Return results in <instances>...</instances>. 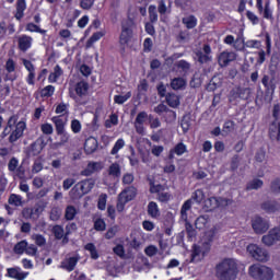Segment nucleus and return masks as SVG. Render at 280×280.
<instances>
[{
    "label": "nucleus",
    "instance_id": "obj_58",
    "mask_svg": "<svg viewBox=\"0 0 280 280\" xmlns=\"http://www.w3.org/2000/svg\"><path fill=\"white\" fill-rule=\"evenodd\" d=\"M18 167H19V160H16V158H12L8 164L9 172H16Z\"/></svg>",
    "mask_w": 280,
    "mask_h": 280
},
{
    "label": "nucleus",
    "instance_id": "obj_12",
    "mask_svg": "<svg viewBox=\"0 0 280 280\" xmlns=\"http://www.w3.org/2000/svg\"><path fill=\"white\" fill-rule=\"evenodd\" d=\"M45 145H46L45 139L38 138L35 142H33V143L30 145V149H28V156H38V154H39L40 152H43Z\"/></svg>",
    "mask_w": 280,
    "mask_h": 280
},
{
    "label": "nucleus",
    "instance_id": "obj_21",
    "mask_svg": "<svg viewBox=\"0 0 280 280\" xmlns=\"http://www.w3.org/2000/svg\"><path fill=\"white\" fill-rule=\"evenodd\" d=\"M51 121L55 124L57 135H63L67 120L62 119L60 116H55Z\"/></svg>",
    "mask_w": 280,
    "mask_h": 280
},
{
    "label": "nucleus",
    "instance_id": "obj_32",
    "mask_svg": "<svg viewBox=\"0 0 280 280\" xmlns=\"http://www.w3.org/2000/svg\"><path fill=\"white\" fill-rule=\"evenodd\" d=\"M224 43L226 44V45H233V43H234V47H235V49H242V47H244V40H240V39H236L235 40V37H233V35H228L225 38H224ZM240 43H241V46H237V45H240Z\"/></svg>",
    "mask_w": 280,
    "mask_h": 280
},
{
    "label": "nucleus",
    "instance_id": "obj_52",
    "mask_svg": "<svg viewBox=\"0 0 280 280\" xmlns=\"http://www.w3.org/2000/svg\"><path fill=\"white\" fill-rule=\"evenodd\" d=\"M108 198V195L106 194H101L98 197V202H97V207L101 211H104V209H106V200Z\"/></svg>",
    "mask_w": 280,
    "mask_h": 280
},
{
    "label": "nucleus",
    "instance_id": "obj_38",
    "mask_svg": "<svg viewBox=\"0 0 280 280\" xmlns=\"http://www.w3.org/2000/svg\"><path fill=\"white\" fill-rule=\"evenodd\" d=\"M180 127L183 129V132H189V128H191V117L189 115H185L182 118Z\"/></svg>",
    "mask_w": 280,
    "mask_h": 280
},
{
    "label": "nucleus",
    "instance_id": "obj_16",
    "mask_svg": "<svg viewBox=\"0 0 280 280\" xmlns=\"http://www.w3.org/2000/svg\"><path fill=\"white\" fill-rule=\"evenodd\" d=\"M119 196L130 202V200H135L137 198V188L135 186H129L125 188Z\"/></svg>",
    "mask_w": 280,
    "mask_h": 280
},
{
    "label": "nucleus",
    "instance_id": "obj_41",
    "mask_svg": "<svg viewBox=\"0 0 280 280\" xmlns=\"http://www.w3.org/2000/svg\"><path fill=\"white\" fill-rule=\"evenodd\" d=\"M149 20H150V23H156V21H159V14L156 13L155 5L149 7Z\"/></svg>",
    "mask_w": 280,
    "mask_h": 280
},
{
    "label": "nucleus",
    "instance_id": "obj_57",
    "mask_svg": "<svg viewBox=\"0 0 280 280\" xmlns=\"http://www.w3.org/2000/svg\"><path fill=\"white\" fill-rule=\"evenodd\" d=\"M26 30L28 32H37L38 34H45V30H42L38 25H36L34 23H28L26 25Z\"/></svg>",
    "mask_w": 280,
    "mask_h": 280
},
{
    "label": "nucleus",
    "instance_id": "obj_15",
    "mask_svg": "<svg viewBox=\"0 0 280 280\" xmlns=\"http://www.w3.org/2000/svg\"><path fill=\"white\" fill-rule=\"evenodd\" d=\"M269 137L272 141H279V139H280V122L278 120H275L269 126Z\"/></svg>",
    "mask_w": 280,
    "mask_h": 280
},
{
    "label": "nucleus",
    "instance_id": "obj_33",
    "mask_svg": "<svg viewBox=\"0 0 280 280\" xmlns=\"http://www.w3.org/2000/svg\"><path fill=\"white\" fill-rule=\"evenodd\" d=\"M208 222H209V215H200L199 218L196 219L195 226L199 231H202V229H205V226H207Z\"/></svg>",
    "mask_w": 280,
    "mask_h": 280
},
{
    "label": "nucleus",
    "instance_id": "obj_20",
    "mask_svg": "<svg viewBox=\"0 0 280 280\" xmlns=\"http://www.w3.org/2000/svg\"><path fill=\"white\" fill-rule=\"evenodd\" d=\"M175 67L180 75H187V73H189V71L191 70V63L185 60L177 61L175 63Z\"/></svg>",
    "mask_w": 280,
    "mask_h": 280
},
{
    "label": "nucleus",
    "instance_id": "obj_34",
    "mask_svg": "<svg viewBox=\"0 0 280 280\" xmlns=\"http://www.w3.org/2000/svg\"><path fill=\"white\" fill-rule=\"evenodd\" d=\"M233 130H235V122L233 120L225 121L222 129V137L229 136Z\"/></svg>",
    "mask_w": 280,
    "mask_h": 280
},
{
    "label": "nucleus",
    "instance_id": "obj_42",
    "mask_svg": "<svg viewBox=\"0 0 280 280\" xmlns=\"http://www.w3.org/2000/svg\"><path fill=\"white\" fill-rule=\"evenodd\" d=\"M102 36H104V34L102 32H96L94 33L89 40L86 42V47H93L94 43H97V40H100V38H102Z\"/></svg>",
    "mask_w": 280,
    "mask_h": 280
},
{
    "label": "nucleus",
    "instance_id": "obj_44",
    "mask_svg": "<svg viewBox=\"0 0 280 280\" xmlns=\"http://www.w3.org/2000/svg\"><path fill=\"white\" fill-rule=\"evenodd\" d=\"M124 145H126V141H124V139H118L115 143V145L113 147L110 154L113 156H115V154H117L119 152V150H121L124 148Z\"/></svg>",
    "mask_w": 280,
    "mask_h": 280
},
{
    "label": "nucleus",
    "instance_id": "obj_8",
    "mask_svg": "<svg viewBox=\"0 0 280 280\" xmlns=\"http://www.w3.org/2000/svg\"><path fill=\"white\" fill-rule=\"evenodd\" d=\"M261 242L265 246H275L277 242H280V226L271 229L267 235L261 237Z\"/></svg>",
    "mask_w": 280,
    "mask_h": 280
},
{
    "label": "nucleus",
    "instance_id": "obj_61",
    "mask_svg": "<svg viewBox=\"0 0 280 280\" xmlns=\"http://www.w3.org/2000/svg\"><path fill=\"white\" fill-rule=\"evenodd\" d=\"M95 3V0H81L80 5L82 10H91Z\"/></svg>",
    "mask_w": 280,
    "mask_h": 280
},
{
    "label": "nucleus",
    "instance_id": "obj_17",
    "mask_svg": "<svg viewBox=\"0 0 280 280\" xmlns=\"http://www.w3.org/2000/svg\"><path fill=\"white\" fill-rule=\"evenodd\" d=\"M186 86L187 80L184 78L178 77L171 80V89H173V91H184Z\"/></svg>",
    "mask_w": 280,
    "mask_h": 280
},
{
    "label": "nucleus",
    "instance_id": "obj_29",
    "mask_svg": "<svg viewBox=\"0 0 280 280\" xmlns=\"http://www.w3.org/2000/svg\"><path fill=\"white\" fill-rule=\"evenodd\" d=\"M205 207L208 211H213L220 207V201L215 197H210L205 201Z\"/></svg>",
    "mask_w": 280,
    "mask_h": 280
},
{
    "label": "nucleus",
    "instance_id": "obj_1",
    "mask_svg": "<svg viewBox=\"0 0 280 280\" xmlns=\"http://www.w3.org/2000/svg\"><path fill=\"white\" fill-rule=\"evenodd\" d=\"M19 116L13 115L8 119L7 126L4 127L2 133L0 135L1 139H5L9 135V143H16L19 139H22L23 132H25V121L21 120L19 122Z\"/></svg>",
    "mask_w": 280,
    "mask_h": 280
},
{
    "label": "nucleus",
    "instance_id": "obj_37",
    "mask_svg": "<svg viewBox=\"0 0 280 280\" xmlns=\"http://www.w3.org/2000/svg\"><path fill=\"white\" fill-rule=\"evenodd\" d=\"M21 215L24 220H36V217H34V208H30V207L23 208Z\"/></svg>",
    "mask_w": 280,
    "mask_h": 280
},
{
    "label": "nucleus",
    "instance_id": "obj_35",
    "mask_svg": "<svg viewBox=\"0 0 280 280\" xmlns=\"http://www.w3.org/2000/svg\"><path fill=\"white\" fill-rule=\"evenodd\" d=\"M264 187V180L259 179V178H255L253 180H250L248 184H247V187L246 189L248 191L253 190V189H261Z\"/></svg>",
    "mask_w": 280,
    "mask_h": 280
},
{
    "label": "nucleus",
    "instance_id": "obj_39",
    "mask_svg": "<svg viewBox=\"0 0 280 280\" xmlns=\"http://www.w3.org/2000/svg\"><path fill=\"white\" fill-rule=\"evenodd\" d=\"M270 191L271 194L279 195L280 194V177L275 178L270 183Z\"/></svg>",
    "mask_w": 280,
    "mask_h": 280
},
{
    "label": "nucleus",
    "instance_id": "obj_10",
    "mask_svg": "<svg viewBox=\"0 0 280 280\" xmlns=\"http://www.w3.org/2000/svg\"><path fill=\"white\" fill-rule=\"evenodd\" d=\"M78 261H80V256L75 255L72 257H66L61 264L60 268L67 270L68 272H73L75 270V266H78Z\"/></svg>",
    "mask_w": 280,
    "mask_h": 280
},
{
    "label": "nucleus",
    "instance_id": "obj_6",
    "mask_svg": "<svg viewBox=\"0 0 280 280\" xmlns=\"http://www.w3.org/2000/svg\"><path fill=\"white\" fill-rule=\"evenodd\" d=\"M252 229L257 235H264L270 229V222L262 217L256 215L252 219Z\"/></svg>",
    "mask_w": 280,
    "mask_h": 280
},
{
    "label": "nucleus",
    "instance_id": "obj_25",
    "mask_svg": "<svg viewBox=\"0 0 280 280\" xmlns=\"http://www.w3.org/2000/svg\"><path fill=\"white\" fill-rule=\"evenodd\" d=\"M75 93L79 97H84L89 93V83L81 81L75 85Z\"/></svg>",
    "mask_w": 280,
    "mask_h": 280
},
{
    "label": "nucleus",
    "instance_id": "obj_63",
    "mask_svg": "<svg viewBox=\"0 0 280 280\" xmlns=\"http://www.w3.org/2000/svg\"><path fill=\"white\" fill-rule=\"evenodd\" d=\"M113 252L115 253V255H117L118 257H125L126 256V249H124V245H117L113 248Z\"/></svg>",
    "mask_w": 280,
    "mask_h": 280
},
{
    "label": "nucleus",
    "instance_id": "obj_23",
    "mask_svg": "<svg viewBox=\"0 0 280 280\" xmlns=\"http://www.w3.org/2000/svg\"><path fill=\"white\" fill-rule=\"evenodd\" d=\"M122 31L120 34V45H128V40H130V37L132 36V30H130L128 26L121 25Z\"/></svg>",
    "mask_w": 280,
    "mask_h": 280
},
{
    "label": "nucleus",
    "instance_id": "obj_19",
    "mask_svg": "<svg viewBox=\"0 0 280 280\" xmlns=\"http://www.w3.org/2000/svg\"><path fill=\"white\" fill-rule=\"evenodd\" d=\"M8 275L12 279L24 280L30 272H23L21 271V268L16 267L8 269Z\"/></svg>",
    "mask_w": 280,
    "mask_h": 280
},
{
    "label": "nucleus",
    "instance_id": "obj_7",
    "mask_svg": "<svg viewBox=\"0 0 280 280\" xmlns=\"http://www.w3.org/2000/svg\"><path fill=\"white\" fill-rule=\"evenodd\" d=\"M252 93L250 88L236 86L231 90L229 101L235 102L237 100H248Z\"/></svg>",
    "mask_w": 280,
    "mask_h": 280
},
{
    "label": "nucleus",
    "instance_id": "obj_36",
    "mask_svg": "<svg viewBox=\"0 0 280 280\" xmlns=\"http://www.w3.org/2000/svg\"><path fill=\"white\" fill-rule=\"evenodd\" d=\"M26 248H27V241H21L15 244L13 248V253H15V255H23Z\"/></svg>",
    "mask_w": 280,
    "mask_h": 280
},
{
    "label": "nucleus",
    "instance_id": "obj_22",
    "mask_svg": "<svg viewBox=\"0 0 280 280\" xmlns=\"http://www.w3.org/2000/svg\"><path fill=\"white\" fill-rule=\"evenodd\" d=\"M19 47L21 51H26L32 47V37L23 35L19 38Z\"/></svg>",
    "mask_w": 280,
    "mask_h": 280
},
{
    "label": "nucleus",
    "instance_id": "obj_26",
    "mask_svg": "<svg viewBox=\"0 0 280 280\" xmlns=\"http://www.w3.org/2000/svg\"><path fill=\"white\" fill-rule=\"evenodd\" d=\"M26 8H27V4L25 3V0H18L16 13H15V19L18 21L22 20V18L24 16L23 12H25Z\"/></svg>",
    "mask_w": 280,
    "mask_h": 280
},
{
    "label": "nucleus",
    "instance_id": "obj_55",
    "mask_svg": "<svg viewBox=\"0 0 280 280\" xmlns=\"http://www.w3.org/2000/svg\"><path fill=\"white\" fill-rule=\"evenodd\" d=\"M217 233H218V228H212L208 232H206L205 237L207 242H213Z\"/></svg>",
    "mask_w": 280,
    "mask_h": 280
},
{
    "label": "nucleus",
    "instance_id": "obj_31",
    "mask_svg": "<svg viewBox=\"0 0 280 280\" xmlns=\"http://www.w3.org/2000/svg\"><path fill=\"white\" fill-rule=\"evenodd\" d=\"M9 205L13 207H23V197L21 195L12 194L8 199Z\"/></svg>",
    "mask_w": 280,
    "mask_h": 280
},
{
    "label": "nucleus",
    "instance_id": "obj_5",
    "mask_svg": "<svg viewBox=\"0 0 280 280\" xmlns=\"http://www.w3.org/2000/svg\"><path fill=\"white\" fill-rule=\"evenodd\" d=\"M247 253L256 261H268V259H270V255L268 254V250L259 247V245L257 244H249L247 246Z\"/></svg>",
    "mask_w": 280,
    "mask_h": 280
},
{
    "label": "nucleus",
    "instance_id": "obj_48",
    "mask_svg": "<svg viewBox=\"0 0 280 280\" xmlns=\"http://www.w3.org/2000/svg\"><path fill=\"white\" fill-rule=\"evenodd\" d=\"M117 233H119V226L114 225L107 230V232L105 233V238L113 240V237H115V235H117Z\"/></svg>",
    "mask_w": 280,
    "mask_h": 280
},
{
    "label": "nucleus",
    "instance_id": "obj_51",
    "mask_svg": "<svg viewBox=\"0 0 280 280\" xmlns=\"http://www.w3.org/2000/svg\"><path fill=\"white\" fill-rule=\"evenodd\" d=\"M54 91H56V89L52 85H48L40 91V96L51 97V95H54Z\"/></svg>",
    "mask_w": 280,
    "mask_h": 280
},
{
    "label": "nucleus",
    "instance_id": "obj_49",
    "mask_svg": "<svg viewBox=\"0 0 280 280\" xmlns=\"http://www.w3.org/2000/svg\"><path fill=\"white\" fill-rule=\"evenodd\" d=\"M60 215H62V210H60L59 208L51 209L50 220H52V222H58V220H60Z\"/></svg>",
    "mask_w": 280,
    "mask_h": 280
},
{
    "label": "nucleus",
    "instance_id": "obj_3",
    "mask_svg": "<svg viewBox=\"0 0 280 280\" xmlns=\"http://www.w3.org/2000/svg\"><path fill=\"white\" fill-rule=\"evenodd\" d=\"M95 187V180L92 178L79 182L70 190V198L72 200H80L82 196H86Z\"/></svg>",
    "mask_w": 280,
    "mask_h": 280
},
{
    "label": "nucleus",
    "instance_id": "obj_45",
    "mask_svg": "<svg viewBox=\"0 0 280 280\" xmlns=\"http://www.w3.org/2000/svg\"><path fill=\"white\" fill-rule=\"evenodd\" d=\"M75 213H78V211L75 210V207L68 206L66 208V213H65L66 220H73L75 218Z\"/></svg>",
    "mask_w": 280,
    "mask_h": 280
},
{
    "label": "nucleus",
    "instance_id": "obj_40",
    "mask_svg": "<svg viewBox=\"0 0 280 280\" xmlns=\"http://www.w3.org/2000/svg\"><path fill=\"white\" fill-rule=\"evenodd\" d=\"M85 250H89L92 259H98L100 254H97V249L93 243H88L85 245Z\"/></svg>",
    "mask_w": 280,
    "mask_h": 280
},
{
    "label": "nucleus",
    "instance_id": "obj_54",
    "mask_svg": "<svg viewBox=\"0 0 280 280\" xmlns=\"http://www.w3.org/2000/svg\"><path fill=\"white\" fill-rule=\"evenodd\" d=\"M128 200L124 199V197H121L120 195H118V199H117V205H116V209L119 213H121V211H124L126 205H127Z\"/></svg>",
    "mask_w": 280,
    "mask_h": 280
},
{
    "label": "nucleus",
    "instance_id": "obj_18",
    "mask_svg": "<svg viewBox=\"0 0 280 280\" xmlns=\"http://www.w3.org/2000/svg\"><path fill=\"white\" fill-rule=\"evenodd\" d=\"M97 139L90 137L85 140L84 151L86 154H93L97 150Z\"/></svg>",
    "mask_w": 280,
    "mask_h": 280
},
{
    "label": "nucleus",
    "instance_id": "obj_4",
    "mask_svg": "<svg viewBox=\"0 0 280 280\" xmlns=\"http://www.w3.org/2000/svg\"><path fill=\"white\" fill-rule=\"evenodd\" d=\"M249 275L256 280H272L275 271L265 265H253L249 267Z\"/></svg>",
    "mask_w": 280,
    "mask_h": 280
},
{
    "label": "nucleus",
    "instance_id": "obj_46",
    "mask_svg": "<svg viewBox=\"0 0 280 280\" xmlns=\"http://www.w3.org/2000/svg\"><path fill=\"white\" fill-rule=\"evenodd\" d=\"M183 23L186 25L188 30H194V27H196V18L194 15L184 18Z\"/></svg>",
    "mask_w": 280,
    "mask_h": 280
},
{
    "label": "nucleus",
    "instance_id": "obj_59",
    "mask_svg": "<svg viewBox=\"0 0 280 280\" xmlns=\"http://www.w3.org/2000/svg\"><path fill=\"white\" fill-rule=\"evenodd\" d=\"M5 70L8 71V73H14V71L16 70V63L14 62V60L8 59V61L5 62Z\"/></svg>",
    "mask_w": 280,
    "mask_h": 280
},
{
    "label": "nucleus",
    "instance_id": "obj_47",
    "mask_svg": "<svg viewBox=\"0 0 280 280\" xmlns=\"http://www.w3.org/2000/svg\"><path fill=\"white\" fill-rule=\"evenodd\" d=\"M52 233L56 240H62V237H65V229H62L60 225H55L52 228Z\"/></svg>",
    "mask_w": 280,
    "mask_h": 280
},
{
    "label": "nucleus",
    "instance_id": "obj_62",
    "mask_svg": "<svg viewBox=\"0 0 280 280\" xmlns=\"http://www.w3.org/2000/svg\"><path fill=\"white\" fill-rule=\"evenodd\" d=\"M94 229L95 231H106V222H104L102 219H97L94 222Z\"/></svg>",
    "mask_w": 280,
    "mask_h": 280
},
{
    "label": "nucleus",
    "instance_id": "obj_56",
    "mask_svg": "<svg viewBox=\"0 0 280 280\" xmlns=\"http://www.w3.org/2000/svg\"><path fill=\"white\" fill-rule=\"evenodd\" d=\"M144 253L148 257H154V255H156V253H159V248L154 245H150V246L145 247Z\"/></svg>",
    "mask_w": 280,
    "mask_h": 280
},
{
    "label": "nucleus",
    "instance_id": "obj_60",
    "mask_svg": "<svg viewBox=\"0 0 280 280\" xmlns=\"http://www.w3.org/2000/svg\"><path fill=\"white\" fill-rule=\"evenodd\" d=\"M174 152L175 154H177V156H180L182 154H185V152H187V147L183 144V142H180L174 148Z\"/></svg>",
    "mask_w": 280,
    "mask_h": 280
},
{
    "label": "nucleus",
    "instance_id": "obj_9",
    "mask_svg": "<svg viewBox=\"0 0 280 280\" xmlns=\"http://www.w3.org/2000/svg\"><path fill=\"white\" fill-rule=\"evenodd\" d=\"M196 58L200 65L211 62L213 60V57L211 56V46L209 44H205L202 50L196 51Z\"/></svg>",
    "mask_w": 280,
    "mask_h": 280
},
{
    "label": "nucleus",
    "instance_id": "obj_11",
    "mask_svg": "<svg viewBox=\"0 0 280 280\" xmlns=\"http://www.w3.org/2000/svg\"><path fill=\"white\" fill-rule=\"evenodd\" d=\"M148 121V113L147 112H140L133 122V126L136 128V132L138 135H143L145 128L143 127V124Z\"/></svg>",
    "mask_w": 280,
    "mask_h": 280
},
{
    "label": "nucleus",
    "instance_id": "obj_24",
    "mask_svg": "<svg viewBox=\"0 0 280 280\" xmlns=\"http://www.w3.org/2000/svg\"><path fill=\"white\" fill-rule=\"evenodd\" d=\"M166 104H168L171 108H178V106H180V98L174 93H168L166 94Z\"/></svg>",
    "mask_w": 280,
    "mask_h": 280
},
{
    "label": "nucleus",
    "instance_id": "obj_30",
    "mask_svg": "<svg viewBox=\"0 0 280 280\" xmlns=\"http://www.w3.org/2000/svg\"><path fill=\"white\" fill-rule=\"evenodd\" d=\"M191 205H194V199L186 200L184 202V205L182 206L180 215H182V220H184V222H187V211H189V209H191Z\"/></svg>",
    "mask_w": 280,
    "mask_h": 280
},
{
    "label": "nucleus",
    "instance_id": "obj_13",
    "mask_svg": "<svg viewBox=\"0 0 280 280\" xmlns=\"http://www.w3.org/2000/svg\"><path fill=\"white\" fill-rule=\"evenodd\" d=\"M260 209L265 213H277L280 211V203L277 200H266L260 205Z\"/></svg>",
    "mask_w": 280,
    "mask_h": 280
},
{
    "label": "nucleus",
    "instance_id": "obj_53",
    "mask_svg": "<svg viewBox=\"0 0 280 280\" xmlns=\"http://www.w3.org/2000/svg\"><path fill=\"white\" fill-rule=\"evenodd\" d=\"M32 240H34V242L37 246H45V244H47L45 236H43L40 234H33Z\"/></svg>",
    "mask_w": 280,
    "mask_h": 280
},
{
    "label": "nucleus",
    "instance_id": "obj_43",
    "mask_svg": "<svg viewBox=\"0 0 280 280\" xmlns=\"http://www.w3.org/2000/svg\"><path fill=\"white\" fill-rule=\"evenodd\" d=\"M190 200H192V201L195 200V202H197L198 205H200V202H202V200H205V191H202V190H200V189L196 190V191L192 194Z\"/></svg>",
    "mask_w": 280,
    "mask_h": 280
},
{
    "label": "nucleus",
    "instance_id": "obj_14",
    "mask_svg": "<svg viewBox=\"0 0 280 280\" xmlns=\"http://www.w3.org/2000/svg\"><path fill=\"white\" fill-rule=\"evenodd\" d=\"M236 59L237 55L235 52L223 51L219 55V65L220 67H229V63Z\"/></svg>",
    "mask_w": 280,
    "mask_h": 280
},
{
    "label": "nucleus",
    "instance_id": "obj_27",
    "mask_svg": "<svg viewBox=\"0 0 280 280\" xmlns=\"http://www.w3.org/2000/svg\"><path fill=\"white\" fill-rule=\"evenodd\" d=\"M148 213L151 218H159L161 215V211L159 210V205H156V202L154 201L149 202Z\"/></svg>",
    "mask_w": 280,
    "mask_h": 280
},
{
    "label": "nucleus",
    "instance_id": "obj_64",
    "mask_svg": "<svg viewBox=\"0 0 280 280\" xmlns=\"http://www.w3.org/2000/svg\"><path fill=\"white\" fill-rule=\"evenodd\" d=\"M186 233L188 237H196V230L194 229V225L186 221Z\"/></svg>",
    "mask_w": 280,
    "mask_h": 280
},
{
    "label": "nucleus",
    "instance_id": "obj_2",
    "mask_svg": "<svg viewBox=\"0 0 280 280\" xmlns=\"http://www.w3.org/2000/svg\"><path fill=\"white\" fill-rule=\"evenodd\" d=\"M238 272L237 262L233 258H225L215 266V277L218 280H235Z\"/></svg>",
    "mask_w": 280,
    "mask_h": 280
},
{
    "label": "nucleus",
    "instance_id": "obj_28",
    "mask_svg": "<svg viewBox=\"0 0 280 280\" xmlns=\"http://www.w3.org/2000/svg\"><path fill=\"white\" fill-rule=\"evenodd\" d=\"M108 175L113 178H119L121 176V166L117 163H113L108 168Z\"/></svg>",
    "mask_w": 280,
    "mask_h": 280
},
{
    "label": "nucleus",
    "instance_id": "obj_50",
    "mask_svg": "<svg viewBox=\"0 0 280 280\" xmlns=\"http://www.w3.org/2000/svg\"><path fill=\"white\" fill-rule=\"evenodd\" d=\"M131 95L132 94L130 92H128L125 95H116L114 97V101H115L116 104H124V103L128 102V100H130Z\"/></svg>",
    "mask_w": 280,
    "mask_h": 280
}]
</instances>
